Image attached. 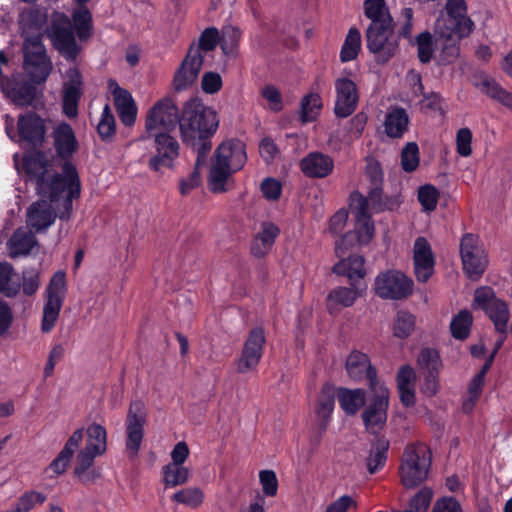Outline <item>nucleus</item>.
I'll list each match as a JSON object with an SVG mask.
<instances>
[{"label":"nucleus","mask_w":512,"mask_h":512,"mask_svg":"<svg viewBox=\"0 0 512 512\" xmlns=\"http://www.w3.org/2000/svg\"><path fill=\"white\" fill-rule=\"evenodd\" d=\"M26 182L34 186L35 192L50 203L62 201L58 217L70 218L73 201L81 195V180L78 169L72 161L60 164V172L51 173V164L46 154L36 149L23 157Z\"/></svg>","instance_id":"nucleus-1"},{"label":"nucleus","mask_w":512,"mask_h":512,"mask_svg":"<svg viewBox=\"0 0 512 512\" xmlns=\"http://www.w3.org/2000/svg\"><path fill=\"white\" fill-rule=\"evenodd\" d=\"M200 100L190 98L184 105L180 119L183 143L197 155V166L206 165L212 149L211 138L219 127L217 112Z\"/></svg>","instance_id":"nucleus-2"},{"label":"nucleus","mask_w":512,"mask_h":512,"mask_svg":"<svg viewBox=\"0 0 512 512\" xmlns=\"http://www.w3.org/2000/svg\"><path fill=\"white\" fill-rule=\"evenodd\" d=\"M473 29L465 0H447L434 26V35L441 47L439 61L453 62L460 53V40L469 36Z\"/></svg>","instance_id":"nucleus-3"},{"label":"nucleus","mask_w":512,"mask_h":512,"mask_svg":"<svg viewBox=\"0 0 512 512\" xmlns=\"http://www.w3.org/2000/svg\"><path fill=\"white\" fill-rule=\"evenodd\" d=\"M220 43L219 31L214 27L206 28L200 35L198 44H192L177 69L173 79L174 90L186 91L196 81L203 64L202 51H211Z\"/></svg>","instance_id":"nucleus-4"},{"label":"nucleus","mask_w":512,"mask_h":512,"mask_svg":"<svg viewBox=\"0 0 512 512\" xmlns=\"http://www.w3.org/2000/svg\"><path fill=\"white\" fill-rule=\"evenodd\" d=\"M432 456L423 444L408 445L399 467L401 484L412 489L421 485L428 477Z\"/></svg>","instance_id":"nucleus-5"},{"label":"nucleus","mask_w":512,"mask_h":512,"mask_svg":"<svg viewBox=\"0 0 512 512\" xmlns=\"http://www.w3.org/2000/svg\"><path fill=\"white\" fill-rule=\"evenodd\" d=\"M390 391L385 384L368 389V398L361 413L366 432L379 436L388 419Z\"/></svg>","instance_id":"nucleus-6"},{"label":"nucleus","mask_w":512,"mask_h":512,"mask_svg":"<svg viewBox=\"0 0 512 512\" xmlns=\"http://www.w3.org/2000/svg\"><path fill=\"white\" fill-rule=\"evenodd\" d=\"M24 69L31 77L32 84H41L46 81L52 63L48 58L40 35L26 37L23 46Z\"/></svg>","instance_id":"nucleus-7"},{"label":"nucleus","mask_w":512,"mask_h":512,"mask_svg":"<svg viewBox=\"0 0 512 512\" xmlns=\"http://www.w3.org/2000/svg\"><path fill=\"white\" fill-rule=\"evenodd\" d=\"M472 307L479 309L493 323L496 332H503L508 327L510 311L505 300L496 296L494 289L490 286H480L474 291Z\"/></svg>","instance_id":"nucleus-8"},{"label":"nucleus","mask_w":512,"mask_h":512,"mask_svg":"<svg viewBox=\"0 0 512 512\" xmlns=\"http://www.w3.org/2000/svg\"><path fill=\"white\" fill-rule=\"evenodd\" d=\"M414 282L395 269L380 272L374 281L375 294L384 300H403L413 293Z\"/></svg>","instance_id":"nucleus-9"},{"label":"nucleus","mask_w":512,"mask_h":512,"mask_svg":"<svg viewBox=\"0 0 512 512\" xmlns=\"http://www.w3.org/2000/svg\"><path fill=\"white\" fill-rule=\"evenodd\" d=\"M66 291V273L59 270L53 274L46 289L41 323V330L44 333H48L54 328L65 300Z\"/></svg>","instance_id":"nucleus-10"},{"label":"nucleus","mask_w":512,"mask_h":512,"mask_svg":"<svg viewBox=\"0 0 512 512\" xmlns=\"http://www.w3.org/2000/svg\"><path fill=\"white\" fill-rule=\"evenodd\" d=\"M153 137L155 153L149 157L147 166L152 172L162 174L164 169H173L180 154V145L169 132H155Z\"/></svg>","instance_id":"nucleus-11"},{"label":"nucleus","mask_w":512,"mask_h":512,"mask_svg":"<svg viewBox=\"0 0 512 512\" xmlns=\"http://www.w3.org/2000/svg\"><path fill=\"white\" fill-rule=\"evenodd\" d=\"M55 49L68 61H74L81 51L74 36L71 20L64 14L55 15L48 30Z\"/></svg>","instance_id":"nucleus-12"},{"label":"nucleus","mask_w":512,"mask_h":512,"mask_svg":"<svg viewBox=\"0 0 512 512\" xmlns=\"http://www.w3.org/2000/svg\"><path fill=\"white\" fill-rule=\"evenodd\" d=\"M181 115L173 98H161L147 112L145 128L147 133L170 132L180 126Z\"/></svg>","instance_id":"nucleus-13"},{"label":"nucleus","mask_w":512,"mask_h":512,"mask_svg":"<svg viewBox=\"0 0 512 512\" xmlns=\"http://www.w3.org/2000/svg\"><path fill=\"white\" fill-rule=\"evenodd\" d=\"M366 45L374 54L377 62L386 63L398 50V39L394 34V25L368 27Z\"/></svg>","instance_id":"nucleus-14"},{"label":"nucleus","mask_w":512,"mask_h":512,"mask_svg":"<svg viewBox=\"0 0 512 512\" xmlns=\"http://www.w3.org/2000/svg\"><path fill=\"white\" fill-rule=\"evenodd\" d=\"M460 256L463 270L467 277L478 280L487 267L484 250L479 246V237L473 233H465L460 241Z\"/></svg>","instance_id":"nucleus-15"},{"label":"nucleus","mask_w":512,"mask_h":512,"mask_svg":"<svg viewBox=\"0 0 512 512\" xmlns=\"http://www.w3.org/2000/svg\"><path fill=\"white\" fill-rule=\"evenodd\" d=\"M266 335L263 327L252 328L246 340L239 358L236 361L237 372L247 373L257 369L265 351Z\"/></svg>","instance_id":"nucleus-16"},{"label":"nucleus","mask_w":512,"mask_h":512,"mask_svg":"<svg viewBox=\"0 0 512 512\" xmlns=\"http://www.w3.org/2000/svg\"><path fill=\"white\" fill-rule=\"evenodd\" d=\"M146 408L141 400L132 401L126 420V449L130 457L138 455L144 437Z\"/></svg>","instance_id":"nucleus-17"},{"label":"nucleus","mask_w":512,"mask_h":512,"mask_svg":"<svg viewBox=\"0 0 512 512\" xmlns=\"http://www.w3.org/2000/svg\"><path fill=\"white\" fill-rule=\"evenodd\" d=\"M348 377L355 383L367 381L368 389L384 384L378 378L377 369L372 365L369 356L359 350H352L345 363Z\"/></svg>","instance_id":"nucleus-18"},{"label":"nucleus","mask_w":512,"mask_h":512,"mask_svg":"<svg viewBox=\"0 0 512 512\" xmlns=\"http://www.w3.org/2000/svg\"><path fill=\"white\" fill-rule=\"evenodd\" d=\"M349 208L355 219L353 232L360 238V245H367L374 236L375 226L364 194L353 191L349 196Z\"/></svg>","instance_id":"nucleus-19"},{"label":"nucleus","mask_w":512,"mask_h":512,"mask_svg":"<svg viewBox=\"0 0 512 512\" xmlns=\"http://www.w3.org/2000/svg\"><path fill=\"white\" fill-rule=\"evenodd\" d=\"M18 142L33 148L43 147L46 139V123L36 112H26L18 117Z\"/></svg>","instance_id":"nucleus-20"},{"label":"nucleus","mask_w":512,"mask_h":512,"mask_svg":"<svg viewBox=\"0 0 512 512\" xmlns=\"http://www.w3.org/2000/svg\"><path fill=\"white\" fill-rule=\"evenodd\" d=\"M413 268L418 282L426 283L435 271L436 259L425 237L416 238L413 246Z\"/></svg>","instance_id":"nucleus-21"},{"label":"nucleus","mask_w":512,"mask_h":512,"mask_svg":"<svg viewBox=\"0 0 512 512\" xmlns=\"http://www.w3.org/2000/svg\"><path fill=\"white\" fill-rule=\"evenodd\" d=\"M52 137L56 155L61 163L72 161L71 159L78 151L79 144L71 125L66 122L58 124L53 131Z\"/></svg>","instance_id":"nucleus-22"},{"label":"nucleus","mask_w":512,"mask_h":512,"mask_svg":"<svg viewBox=\"0 0 512 512\" xmlns=\"http://www.w3.org/2000/svg\"><path fill=\"white\" fill-rule=\"evenodd\" d=\"M213 158L227 163L234 171H239L247 161L246 146L239 139L226 140L217 147Z\"/></svg>","instance_id":"nucleus-23"},{"label":"nucleus","mask_w":512,"mask_h":512,"mask_svg":"<svg viewBox=\"0 0 512 512\" xmlns=\"http://www.w3.org/2000/svg\"><path fill=\"white\" fill-rule=\"evenodd\" d=\"M299 165L302 173L308 178L322 179L333 172L334 160L327 154L314 151L303 157Z\"/></svg>","instance_id":"nucleus-24"},{"label":"nucleus","mask_w":512,"mask_h":512,"mask_svg":"<svg viewBox=\"0 0 512 512\" xmlns=\"http://www.w3.org/2000/svg\"><path fill=\"white\" fill-rule=\"evenodd\" d=\"M279 234L280 229L276 224L269 221L262 222L260 230L252 238L251 254L258 259L264 258L272 250Z\"/></svg>","instance_id":"nucleus-25"},{"label":"nucleus","mask_w":512,"mask_h":512,"mask_svg":"<svg viewBox=\"0 0 512 512\" xmlns=\"http://www.w3.org/2000/svg\"><path fill=\"white\" fill-rule=\"evenodd\" d=\"M365 258L359 254L344 256L333 266L332 272L338 276L348 278L350 285L357 284L359 279H363L366 275L364 267Z\"/></svg>","instance_id":"nucleus-26"},{"label":"nucleus","mask_w":512,"mask_h":512,"mask_svg":"<svg viewBox=\"0 0 512 512\" xmlns=\"http://www.w3.org/2000/svg\"><path fill=\"white\" fill-rule=\"evenodd\" d=\"M84 437V429L79 428L75 430L72 435L66 441L63 449L59 452L57 457L50 463V469L57 475L63 474L75 453V451L79 448L80 444L83 441Z\"/></svg>","instance_id":"nucleus-27"},{"label":"nucleus","mask_w":512,"mask_h":512,"mask_svg":"<svg viewBox=\"0 0 512 512\" xmlns=\"http://www.w3.org/2000/svg\"><path fill=\"white\" fill-rule=\"evenodd\" d=\"M335 407V391L334 387L325 383L322 388L320 395L317 399V403L315 406V413L319 418V430L320 436L326 432L329 422L331 420V415L333 413Z\"/></svg>","instance_id":"nucleus-28"},{"label":"nucleus","mask_w":512,"mask_h":512,"mask_svg":"<svg viewBox=\"0 0 512 512\" xmlns=\"http://www.w3.org/2000/svg\"><path fill=\"white\" fill-rule=\"evenodd\" d=\"M367 203V210L373 213L394 211L402 203L400 195L384 194L383 187L368 188L367 195H364Z\"/></svg>","instance_id":"nucleus-29"},{"label":"nucleus","mask_w":512,"mask_h":512,"mask_svg":"<svg viewBox=\"0 0 512 512\" xmlns=\"http://www.w3.org/2000/svg\"><path fill=\"white\" fill-rule=\"evenodd\" d=\"M337 398L340 408L348 416H355L364 407L367 400V392L362 388L350 389L339 387Z\"/></svg>","instance_id":"nucleus-30"},{"label":"nucleus","mask_w":512,"mask_h":512,"mask_svg":"<svg viewBox=\"0 0 512 512\" xmlns=\"http://www.w3.org/2000/svg\"><path fill=\"white\" fill-rule=\"evenodd\" d=\"M56 216L51 206L45 201L35 202L28 209L27 225L36 232H41L54 223Z\"/></svg>","instance_id":"nucleus-31"},{"label":"nucleus","mask_w":512,"mask_h":512,"mask_svg":"<svg viewBox=\"0 0 512 512\" xmlns=\"http://www.w3.org/2000/svg\"><path fill=\"white\" fill-rule=\"evenodd\" d=\"M360 296L358 284L338 286L332 289L327 295V308L333 314L338 307H351Z\"/></svg>","instance_id":"nucleus-32"},{"label":"nucleus","mask_w":512,"mask_h":512,"mask_svg":"<svg viewBox=\"0 0 512 512\" xmlns=\"http://www.w3.org/2000/svg\"><path fill=\"white\" fill-rule=\"evenodd\" d=\"M389 446L390 443L384 436H377L372 442L370 454L366 460L367 469L370 474L377 473L385 466Z\"/></svg>","instance_id":"nucleus-33"},{"label":"nucleus","mask_w":512,"mask_h":512,"mask_svg":"<svg viewBox=\"0 0 512 512\" xmlns=\"http://www.w3.org/2000/svg\"><path fill=\"white\" fill-rule=\"evenodd\" d=\"M364 13L371 20L368 27L393 25V19L384 0H365Z\"/></svg>","instance_id":"nucleus-34"},{"label":"nucleus","mask_w":512,"mask_h":512,"mask_svg":"<svg viewBox=\"0 0 512 512\" xmlns=\"http://www.w3.org/2000/svg\"><path fill=\"white\" fill-rule=\"evenodd\" d=\"M409 117L404 108H395L387 113L384 127L390 138H401L408 130Z\"/></svg>","instance_id":"nucleus-35"},{"label":"nucleus","mask_w":512,"mask_h":512,"mask_svg":"<svg viewBox=\"0 0 512 512\" xmlns=\"http://www.w3.org/2000/svg\"><path fill=\"white\" fill-rule=\"evenodd\" d=\"M235 172L227 163H222L212 158V165L208 177V187L213 193H224L227 191L226 183L230 175Z\"/></svg>","instance_id":"nucleus-36"},{"label":"nucleus","mask_w":512,"mask_h":512,"mask_svg":"<svg viewBox=\"0 0 512 512\" xmlns=\"http://www.w3.org/2000/svg\"><path fill=\"white\" fill-rule=\"evenodd\" d=\"M473 325V315L468 309L460 310L450 322V332L454 339L463 341L467 339Z\"/></svg>","instance_id":"nucleus-37"},{"label":"nucleus","mask_w":512,"mask_h":512,"mask_svg":"<svg viewBox=\"0 0 512 512\" xmlns=\"http://www.w3.org/2000/svg\"><path fill=\"white\" fill-rule=\"evenodd\" d=\"M8 244L11 257L28 255L36 244V238L31 233L17 230Z\"/></svg>","instance_id":"nucleus-38"},{"label":"nucleus","mask_w":512,"mask_h":512,"mask_svg":"<svg viewBox=\"0 0 512 512\" xmlns=\"http://www.w3.org/2000/svg\"><path fill=\"white\" fill-rule=\"evenodd\" d=\"M162 476L165 487L173 488L188 482L190 470L183 465L167 464L162 467Z\"/></svg>","instance_id":"nucleus-39"},{"label":"nucleus","mask_w":512,"mask_h":512,"mask_svg":"<svg viewBox=\"0 0 512 512\" xmlns=\"http://www.w3.org/2000/svg\"><path fill=\"white\" fill-rule=\"evenodd\" d=\"M417 365L423 373L433 374H440L443 366L438 350L430 347H425L420 350Z\"/></svg>","instance_id":"nucleus-40"},{"label":"nucleus","mask_w":512,"mask_h":512,"mask_svg":"<svg viewBox=\"0 0 512 512\" xmlns=\"http://www.w3.org/2000/svg\"><path fill=\"white\" fill-rule=\"evenodd\" d=\"M101 141L112 142L116 134V121L109 104H105L100 120L96 126Z\"/></svg>","instance_id":"nucleus-41"},{"label":"nucleus","mask_w":512,"mask_h":512,"mask_svg":"<svg viewBox=\"0 0 512 512\" xmlns=\"http://www.w3.org/2000/svg\"><path fill=\"white\" fill-rule=\"evenodd\" d=\"M361 49V34L360 31L352 27L349 29L345 41L340 51V59L342 62H349L354 60Z\"/></svg>","instance_id":"nucleus-42"},{"label":"nucleus","mask_w":512,"mask_h":512,"mask_svg":"<svg viewBox=\"0 0 512 512\" xmlns=\"http://www.w3.org/2000/svg\"><path fill=\"white\" fill-rule=\"evenodd\" d=\"M88 440L85 447H88L96 454H103L107 449V432L106 429L100 425L93 423L87 428Z\"/></svg>","instance_id":"nucleus-43"},{"label":"nucleus","mask_w":512,"mask_h":512,"mask_svg":"<svg viewBox=\"0 0 512 512\" xmlns=\"http://www.w3.org/2000/svg\"><path fill=\"white\" fill-rule=\"evenodd\" d=\"M414 328V315L405 310L398 311L393 324V335L399 339H406L412 334Z\"/></svg>","instance_id":"nucleus-44"},{"label":"nucleus","mask_w":512,"mask_h":512,"mask_svg":"<svg viewBox=\"0 0 512 512\" xmlns=\"http://www.w3.org/2000/svg\"><path fill=\"white\" fill-rule=\"evenodd\" d=\"M14 269L8 262L0 263V292L9 298L15 297L21 289L19 283L11 282Z\"/></svg>","instance_id":"nucleus-45"},{"label":"nucleus","mask_w":512,"mask_h":512,"mask_svg":"<svg viewBox=\"0 0 512 512\" xmlns=\"http://www.w3.org/2000/svg\"><path fill=\"white\" fill-rule=\"evenodd\" d=\"M121 123L127 127L134 125L138 108L134 98H114Z\"/></svg>","instance_id":"nucleus-46"},{"label":"nucleus","mask_w":512,"mask_h":512,"mask_svg":"<svg viewBox=\"0 0 512 512\" xmlns=\"http://www.w3.org/2000/svg\"><path fill=\"white\" fill-rule=\"evenodd\" d=\"M364 177L369 184L368 188L384 186V171L381 163L373 156H367Z\"/></svg>","instance_id":"nucleus-47"},{"label":"nucleus","mask_w":512,"mask_h":512,"mask_svg":"<svg viewBox=\"0 0 512 512\" xmlns=\"http://www.w3.org/2000/svg\"><path fill=\"white\" fill-rule=\"evenodd\" d=\"M171 500L178 504H184L191 508L199 507L204 500V493L198 487H189L175 492Z\"/></svg>","instance_id":"nucleus-48"},{"label":"nucleus","mask_w":512,"mask_h":512,"mask_svg":"<svg viewBox=\"0 0 512 512\" xmlns=\"http://www.w3.org/2000/svg\"><path fill=\"white\" fill-rule=\"evenodd\" d=\"M83 79L75 67L68 69L63 76L64 96H81L84 93Z\"/></svg>","instance_id":"nucleus-49"},{"label":"nucleus","mask_w":512,"mask_h":512,"mask_svg":"<svg viewBox=\"0 0 512 512\" xmlns=\"http://www.w3.org/2000/svg\"><path fill=\"white\" fill-rule=\"evenodd\" d=\"M241 38L240 30L232 25H226L222 28L220 36V45L223 53L227 56H234Z\"/></svg>","instance_id":"nucleus-50"},{"label":"nucleus","mask_w":512,"mask_h":512,"mask_svg":"<svg viewBox=\"0 0 512 512\" xmlns=\"http://www.w3.org/2000/svg\"><path fill=\"white\" fill-rule=\"evenodd\" d=\"M401 168L406 173L414 172L420 163V152L417 143L408 142L401 151Z\"/></svg>","instance_id":"nucleus-51"},{"label":"nucleus","mask_w":512,"mask_h":512,"mask_svg":"<svg viewBox=\"0 0 512 512\" xmlns=\"http://www.w3.org/2000/svg\"><path fill=\"white\" fill-rule=\"evenodd\" d=\"M439 197V190L432 184L422 185L418 189L417 199L425 212H432L436 209Z\"/></svg>","instance_id":"nucleus-52"},{"label":"nucleus","mask_w":512,"mask_h":512,"mask_svg":"<svg viewBox=\"0 0 512 512\" xmlns=\"http://www.w3.org/2000/svg\"><path fill=\"white\" fill-rule=\"evenodd\" d=\"M47 499L44 493L29 490L19 498L14 508L15 512H30L37 504L42 505Z\"/></svg>","instance_id":"nucleus-53"},{"label":"nucleus","mask_w":512,"mask_h":512,"mask_svg":"<svg viewBox=\"0 0 512 512\" xmlns=\"http://www.w3.org/2000/svg\"><path fill=\"white\" fill-rule=\"evenodd\" d=\"M475 85L478 87L479 92L489 96H511L510 93L504 91L495 79L486 74L476 76Z\"/></svg>","instance_id":"nucleus-54"},{"label":"nucleus","mask_w":512,"mask_h":512,"mask_svg":"<svg viewBox=\"0 0 512 512\" xmlns=\"http://www.w3.org/2000/svg\"><path fill=\"white\" fill-rule=\"evenodd\" d=\"M322 98H302L300 118L303 123L313 122L317 119L322 108Z\"/></svg>","instance_id":"nucleus-55"},{"label":"nucleus","mask_w":512,"mask_h":512,"mask_svg":"<svg viewBox=\"0 0 512 512\" xmlns=\"http://www.w3.org/2000/svg\"><path fill=\"white\" fill-rule=\"evenodd\" d=\"M418 57L422 63L431 61L434 53L433 37L430 32L426 31L417 37Z\"/></svg>","instance_id":"nucleus-56"},{"label":"nucleus","mask_w":512,"mask_h":512,"mask_svg":"<svg viewBox=\"0 0 512 512\" xmlns=\"http://www.w3.org/2000/svg\"><path fill=\"white\" fill-rule=\"evenodd\" d=\"M79 39L85 40L90 35L91 15L85 8L75 11L72 15Z\"/></svg>","instance_id":"nucleus-57"},{"label":"nucleus","mask_w":512,"mask_h":512,"mask_svg":"<svg viewBox=\"0 0 512 512\" xmlns=\"http://www.w3.org/2000/svg\"><path fill=\"white\" fill-rule=\"evenodd\" d=\"M259 481L265 496L274 497L278 491V479L275 471L266 469L259 472Z\"/></svg>","instance_id":"nucleus-58"},{"label":"nucleus","mask_w":512,"mask_h":512,"mask_svg":"<svg viewBox=\"0 0 512 512\" xmlns=\"http://www.w3.org/2000/svg\"><path fill=\"white\" fill-rule=\"evenodd\" d=\"M472 132L469 128H460L456 134V151L462 157H468L472 153Z\"/></svg>","instance_id":"nucleus-59"},{"label":"nucleus","mask_w":512,"mask_h":512,"mask_svg":"<svg viewBox=\"0 0 512 512\" xmlns=\"http://www.w3.org/2000/svg\"><path fill=\"white\" fill-rule=\"evenodd\" d=\"M356 244L360 245V238L357 236V233H354L353 231L346 232L335 242L336 256L338 258L345 256L346 253Z\"/></svg>","instance_id":"nucleus-60"},{"label":"nucleus","mask_w":512,"mask_h":512,"mask_svg":"<svg viewBox=\"0 0 512 512\" xmlns=\"http://www.w3.org/2000/svg\"><path fill=\"white\" fill-rule=\"evenodd\" d=\"M260 190L265 199L276 201L282 194V185L277 179L267 177L261 182Z\"/></svg>","instance_id":"nucleus-61"},{"label":"nucleus","mask_w":512,"mask_h":512,"mask_svg":"<svg viewBox=\"0 0 512 512\" xmlns=\"http://www.w3.org/2000/svg\"><path fill=\"white\" fill-rule=\"evenodd\" d=\"M100 455L101 454H96L95 451H92L88 447H85L83 450H81L77 456L74 475L77 476L83 474V472H86V470L92 467L95 457Z\"/></svg>","instance_id":"nucleus-62"},{"label":"nucleus","mask_w":512,"mask_h":512,"mask_svg":"<svg viewBox=\"0 0 512 512\" xmlns=\"http://www.w3.org/2000/svg\"><path fill=\"white\" fill-rule=\"evenodd\" d=\"M415 382L416 374L414 369L409 364L402 365L396 374V387H415Z\"/></svg>","instance_id":"nucleus-63"},{"label":"nucleus","mask_w":512,"mask_h":512,"mask_svg":"<svg viewBox=\"0 0 512 512\" xmlns=\"http://www.w3.org/2000/svg\"><path fill=\"white\" fill-rule=\"evenodd\" d=\"M432 512H463L460 502L454 497H442L438 499Z\"/></svg>","instance_id":"nucleus-64"}]
</instances>
